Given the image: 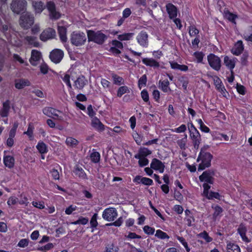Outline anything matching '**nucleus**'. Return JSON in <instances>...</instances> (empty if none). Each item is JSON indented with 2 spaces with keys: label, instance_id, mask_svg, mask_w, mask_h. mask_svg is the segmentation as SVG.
<instances>
[{
  "label": "nucleus",
  "instance_id": "obj_19",
  "mask_svg": "<svg viewBox=\"0 0 252 252\" xmlns=\"http://www.w3.org/2000/svg\"><path fill=\"white\" fill-rule=\"evenodd\" d=\"M166 8L170 19H173L177 17V9L174 5L169 3L166 5Z\"/></svg>",
  "mask_w": 252,
  "mask_h": 252
},
{
  "label": "nucleus",
  "instance_id": "obj_58",
  "mask_svg": "<svg viewBox=\"0 0 252 252\" xmlns=\"http://www.w3.org/2000/svg\"><path fill=\"white\" fill-rule=\"evenodd\" d=\"M222 212V209L219 206L215 207V211L213 214V217L216 219L217 217Z\"/></svg>",
  "mask_w": 252,
  "mask_h": 252
},
{
  "label": "nucleus",
  "instance_id": "obj_22",
  "mask_svg": "<svg viewBox=\"0 0 252 252\" xmlns=\"http://www.w3.org/2000/svg\"><path fill=\"white\" fill-rule=\"evenodd\" d=\"M30 85V81L25 79H20L15 80V87L17 89H23L26 86Z\"/></svg>",
  "mask_w": 252,
  "mask_h": 252
},
{
  "label": "nucleus",
  "instance_id": "obj_52",
  "mask_svg": "<svg viewBox=\"0 0 252 252\" xmlns=\"http://www.w3.org/2000/svg\"><path fill=\"white\" fill-rule=\"evenodd\" d=\"M155 228L148 225H145L143 227L144 232L148 235H153L155 232Z\"/></svg>",
  "mask_w": 252,
  "mask_h": 252
},
{
  "label": "nucleus",
  "instance_id": "obj_29",
  "mask_svg": "<svg viewBox=\"0 0 252 252\" xmlns=\"http://www.w3.org/2000/svg\"><path fill=\"white\" fill-rule=\"evenodd\" d=\"M58 31L61 40L63 42H65L67 41L66 28L63 26H58Z\"/></svg>",
  "mask_w": 252,
  "mask_h": 252
},
{
  "label": "nucleus",
  "instance_id": "obj_8",
  "mask_svg": "<svg viewBox=\"0 0 252 252\" xmlns=\"http://www.w3.org/2000/svg\"><path fill=\"white\" fill-rule=\"evenodd\" d=\"M118 216L116 209L114 208L110 207L105 209L102 213L103 219L108 221H112L115 220Z\"/></svg>",
  "mask_w": 252,
  "mask_h": 252
},
{
  "label": "nucleus",
  "instance_id": "obj_6",
  "mask_svg": "<svg viewBox=\"0 0 252 252\" xmlns=\"http://www.w3.org/2000/svg\"><path fill=\"white\" fill-rule=\"evenodd\" d=\"M86 35L83 32H74L71 35V43L76 46L83 45L86 42Z\"/></svg>",
  "mask_w": 252,
  "mask_h": 252
},
{
  "label": "nucleus",
  "instance_id": "obj_49",
  "mask_svg": "<svg viewBox=\"0 0 252 252\" xmlns=\"http://www.w3.org/2000/svg\"><path fill=\"white\" fill-rule=\"evenodd\" d=\"M147 78L146 74L143 75L138 80V86L141 89V86H146Z\"/></svg>",
  "mask_w": 252,
  "mask_h": 252
},
{
  "label": "nucleus",
  "instance_id": "obj_27",
  "mask_svg": "<svg viewBox=\"0 0 252 252\" xmlns=\"http://www.w3.org/2000/svg\"><path fill=\"white\" fill-rule=\"evenodd\" d=\"M15 162L14 158L11 156H6L3 157V163L5 166L9 168L14 167Z\"/></svg>",
  "mask_w": 252,
  "mask_h": 252
},
{
  "label": "nucleus",
  "instance_id": "obj_62",
  "mask_svg": "<svg viewBox=\"0 0 252 252\" xmlns=\"http://www.w3.org/2000/svg\"><path fill=\"white\" fill-rule=\"evenodd\" d=\"M186 129H187L186 126L185 125L183 124L181 126H180L179 127L175 128L174 130V131L176 132L177 133H181V132H185L186 130Z\"/></svg>",
  "mask_w": 252,
  "mask_h": 252
},
{
  "label": "nucleus",
  "instance_id": "obj_18",
  "mask_svg": "<svg viewBox=\"0 0 252 252\" xmlns=\"http://www.w3.org/2000/svg\"><path fill=\"white\" fill-rule=\"evenodd\" d=\"M10 102L9 100H6L2 103V107L0 111V115L1 117H8L10 109Z\"/></svg>",
  "mask_w": 252,
  "mask_h": 252
},
{
  "label": "nucleus",
  "instance_id": "obj_17",
  "mask_svg": "<svg viewBox=\"0 0 252 252\" xmlns=\"http://www.w3.org/2000/svg\"><path fill=\"white\" fill-rule=\"evenodd\" d=\"M41 57V54L39 51L36 50H32L31 53V57L30 59V62L32 65L36 66Z\"/></svg>",
  "mask_w": 252,
  "mask_h": 252
},
{
  "label": "nucleus",
  "instance_id": "obj_64",
  "mask_svg": "<svg viewBox=\"0 0 252 252\" xmlns=\"http://www.w3.org/2000/svg\"><path fill=\"white\" fill-rule=\"evenodd\" d=\"M236 89H237L238 92L240 94H241L243 95L245 94V88L243 86H242L240 84H238L237 83Z\"/></svg>",
  "mask_w": 252,
  "mask_h": 252
},
{
  "label": "nucleus",
  "instance_id": "obj_33",
  "mask_svg": "<svg viewBox=\"0 0 252 252\" xmlns=\"http://www.w3.org/2000/svg\"><path fill=\"white\" fill-rule=\"evenodd\" d=\"M39 152L41 154L46 153L48 149L46 145L43 142H39L36 146Z\"/></svg>",
  "mask_w": 252,
  "mask_h": 252
},
{
  "label": "nucleus",
  "instance_id": "obj_13",
  "mask_svg": "<svg viewBox=\"0 0 252 252\" xmlns=\"http://www.w3.org/2000/svg\"><path fill=\"white\" fill-rule=\"evenodd\" d=\"M150 166L151 168L155 170H158L160 173H163L165 168L164 163L156 158L152 159Z\"/></svg>",
  "mask_w": 252,
  "mask_h": 252
},
{
  "label": "nucleus",
  "instance_id": "obj_41",
  "mask_svg": "<svg viewBox=\"0 0 252 252\" xmlns=\"http://www.w3.org/2000/svg\"><path fill=\"white\" fill-rule=\"evenodd\" d=\"M129 92L128 88L126 86H123L118 89L117 95L118 97H121L124 94Z\"/></svg>",
  "mask_w": 252,
  "mask_h": 252
},
{
  "label": "nucleus",
  "instance_id": "obj_34",
  "mask_svg": "<svg viewBox=\"0 0 252 252\" xmlns=\"http://www.w3.org/2000/svg\"><path fill=\"white\" fill-rule=\"evenodd\" d=\"M25 39L30 45H32L34 47H38L39 45V43L36 41V37L35 36H27Z\"/></svg>",
  "mask_w": 252,
  "mask_h": 252
},
{
  "label": "nucleus",
  "instance_id": "obj_21",
  "mask_svg": "<svg viewBox=\"0 0 252 252\" xmlns=\"http://www.w3.org/2000/svg\"><path fill=\"white\" fill-rule=\"evenodd\" d=\"M235 60H236V59L235 58L230 59L228 56H225L224 58V63L231 70L232 73H233L232 70L235 66Z\"/></svg>",
  "mask_w": 252,
  "mask_h": 252
},
{
  "label": "nucleus",
  "instance_id": "obj_38",
  "mask_svg": "<svg viewBox=\"0 0 252 252\" xmlns=\"http://www.w3.org/2000/svg\"><path fill=\"white\" fill-rule=\"evenodd\" d=\"M187 142V135L185 134L184 137L181 139L178 140L177 143L180 148L182 150H185L186 148V143Z\"/></svg>",
  "mask_w": 252,
  "mask_h": 252
},
{
  "label": "nucleus",
  "instance_id": "obj_50",
  "mask_svg": "<svg viewBox=\"0 0 252 252\" xmlns=\"http://www.w3.org/2000/svg\"><path fill=\"white\" fill-rule=\"evenodd\" d=\"M123 222V219L122 217H120L116 221L113 222L107 223L105 224L106 226H112L114 225L116 226H120L122 225Z\"/></svg>",
  "mask_w": 252,
  "mask_h": 252
},
{
  "label": "nucleus",
  "instance_id": "obj_40",
  "mask_svg": "<svg viewBox=\"0 0 252 252\" xmlns=\"http://www.w3.org/2000/svg\"><path fill=\"white\" fill-rule=\"evenodd\" d=\"M112 77L113 80L114 84L118 85L124 84V81L122 77H120L117 75V74H113L112 75Z\"/></svg>",
  "mask_w": 252,
  "mask_h": 252
},
{
  "label": "nucleus",
  "instance_id": "obj_14",
  "mask_svg": "<svg viewBox=\"0 0 252 252\" xmlns=\"http://www.w3.org/2000/svg\"><path fill=\"white\" fill-rule=\"evenodd\" d=\"M56 112L61 113L60 111L56 110L52 107H46L43 109V113L48 117H52V116H54L56 117L57 119L62 120L63 117L59 116V115L56 113Z\"/></svg>",
  "mask_w": 252,
  "mask_h": 252
},
{
  "label": "nucleus",
  "instance_id": "obj_9",
  "mask_svg": "<svg viewBox=\"0 0 252 252\" xmlns=\"http://www.w3.org/2000/svg\"><path fill=\"white\" fill-rule=\"evenodd\" d=\"M56 36V32L54 29L51 28L45 29L40 34V39L45 42L48 40L54 39Z\"/></svg>",
  "mask_w": 252,
  "mask_h": 252
},
{
  "label": "nucleus",
  "instance_id": "obj_43",
  "mask_svg": "<svg viewBox=\"0 0 252 252\" xmlns=\"http://www.w3.org/2000/svg\"><path fill=\"white\" fill-rule=\"evenodd\" d=\"M119 250L118 247L113 243H109L106 247V252H118Z\"/></svg>",
  "mask_w": 252,
  "mask_h": 252
},
{
  "label": "nucleus",
  "instance_id": "obj_45",
  "mask_svg": "<svg viewBox=\"0 0 252 252\" xmlns=\"http://www.w3.org/2000/svg\"><path fill=\"white\" fill-rule=\"evenodd\" d=\"M91 160L94 163H97L100 160V154L98 152H94L90 156Z\"/></svg>",
  "mask_w": 252,
  "mask_h": 252
},
{
  "label": "nucleus",
  "instance_id": "obj_5",
  "mask_svg": "<svg viewBox=\"0 0 252 252\" xmlns=\"http://www.w3.org/2000/svg\"><path fill=\"white\" fill-rule=\"evenodd\" d=\"M20 26L24 29H29L34 23V17L32 14L27 12L22 13L19 18Z\"/></svg>",
  "mask_w": 252,
  "mask_h": 252
},
{
  "label": "nucleus",
  "instance_id": "obj_61",
  "mask_svg": "<svg viewBox=\"0 0 252 252\" xmlns=\"http://www.w3.org/2000/svg\"><path fill=\"white\" fill-rule=\"evenodd\" d=\"M142 184L147 185V186H150L152 185L153 184V181L152 179L146 178V177H143V179H142Z\"/></svg>",
  "mask_w": 252,
  "mask_h": 252
},
{
  "label": "nucleus",
  "instance_id": "obj_42",
  "mask_svg": "<svg viewBox=\"0 0 252 252\" xmlns=\"http://www.w3.org/2000/svg\"><path fill=\"white\" fill-rule=\"evenodd\" d=\"M244 38L247 41L252 42V26L248 29V32L244 34Z\"/></svg>",
  "mask_w": 252,
  "mask_h": 252
},
{
  "label": "nucleus",
  "instance_id": "obj_4",
  "mask_svg": "<svg viewBox=\"0 0 252 252\" xmlns=\"http://www.w3.org/2000/svg\"><path fill=\"white\" fill-rule=\"evenodd\" d=\"M212 158L213 156L210 153L201 150L197 160L198 161L200 159L202 161L199 165L198 170L202 171L205 168L210 167Z\"/></svg>",
  "mask_w": 252,
  "mask_h": 252
},
{
  "label": "nucleus",
  "instance_id": "obj_60",
  "mask_svg": "<svg viewBox=\"0 0 252 252\" xmlns=\"http://www.w3.org/2000/svg\"><path fill=\"white\" fill-rule=\"evenodd\" d=\"M18 201V199L17 197L15 196H12L9 198L7 203L9 206H10L11 205L16 204Z\"/></svg>",
  "mask_w": 252,
  "mask_h": 252
},
{
  "label": "nucleus",
  "instance_id": "obj_25",
  "mask_svg": "<svg viewBox=\"0 0 252 252\" xmlns=\"http://www.w3.org/2000/svg\"><path fill=\"white\" fill-rule=\"evenodd\" d=\"M159 88L163 92L167 93L171 92V90L169 87V82L168 80H160L159 81Z\"/></svg>",
  "mask_w": 252,
  "mask_h": 252
},
{
  "label": "nucleus",
  "instance_id": "obj_12",
  "mask_svg": "<svg viewBox=\"0 0 252 252\" xmlns=\"http://www.w3.org/2000/svg\"><path fill=\"white\" fill-rule=\"evenodd\" d=\"M215 173L212 170H206L202 174L199 179L201 182H206L209 184H213L214 182V178Z\"/></svg>",
  "mask_w": 252,
  "mask_h": 252
},
{
  "label": "nucleus",
  "instance_id": "obj_16",
  "mask_svg": "<svg viewBox=\"0 0 252 252\" xmlns=\"http://www.w3.org/2000/svg\"><path fill=\"white\" fill-rule=\"evenodd\" d=\"M87 83L88 80L85 76L81 75L74 81V86L77 89L82 90Z\"/></svg>",
  "mask_w": 252,
  "mask_h": 252
},
{
  "label": "nucleus",
  "instance_id": "obj_15",
  "mask_svg": "<svg viewBox=\"0 0 252 252\" xmlns=\"http://www.w3.org/2000/svg\"><path fill=\"white\" fill-rule=\"evenodd\" d=\"M148 35L146 32L141 31L137 36L138 43L143 47H147L148 44Z\"/></svg>",
  "mask_w": 252,
  "mask_h": 252
},
{
  "label": "nucleus",
  "instance_id": "obj_1",
  "mask_svg": "<svg viewBox=\"0 0 252 252\" xmlns=\"http://www.w3.org/2000/svg\"><path fill=\"white\" fill-rule=\"evenodd\" d=\"M89 41H93L97 44H103L108 38V35L103 33L101 31H87Z\"/></svg>",
  "mask_w": 252,
  "mask_h": 252
},
{
  "label": "nucleus",
  "instance_id": "obj_57",
  "mask_svg": "<svg viewBox=\"0 0 252 252\" xmlns=\"http://www.w3.org/2000/svg\"><path fill=\"white\" fill-rule=\"evenodd\" d=\"M141 97H142V99H143V100L145 102H147L149 101V94H148V91L146 90H143L141 92Z\"/></svg>",
  "mask_w": 252,
  "mask_h": 252
},
{
  "label": "nucleus",
  "instance_id": "obj_7",
  "mask_svg": "<svg viewBox=\"0 0 252 252\" xmlns=\"http://www.w3.org/2000/svg\"><path fill=\"white\" fill-rule=\"evenodd\" d=\"M207 60L210 66L215 70L219 71L221 66V60L214 54H210L207 56Z\"/></svg>",
  "mask_w": 252,
  "mask_h": 252
},
{
  "label": "nucleus",
  "instance_id": "obj_24",
  "mask_svg": "<svg viewBox=\"0 0 252 252\" xmlns=\"http://www.w3.org/2000/svg\"><path fill=\"white\" fill-rule=\"evenodd\" d=\"M151 154L152 151L149 150L148 148L145 147H140L139 150L138 154L135 155L134 156V158H139L142 157L146 158V157L151 155Z\"/></svg>",
  "mask_w": 252,
  "mask_h": 252
},
{
  "label": "nucleus",
  "instance_id": "obj_54",
  "mask_svg": "<svg viewBox=\"0 0 252 252\" xmlns=\"http://www.w3.org/2000/svg\"><path fill=\"white\" fill-rule=\"evenodd\" d=\"M138 164L140 167L146 166L149 163V160L146 158L142 157L138 158Z\"/></svg>",
  "mask_w": 252,
  "mask_h": 252
},
{
  "label": "nucleus",
  "instance_id": "obj_3",
  "mask_svg": "<svg viewBox=\"0 0 252 252\" xmlns=\"http://www.w3.org/2000/svg\"><path fill=\"white\" fill-rule=\"evenodd\" d=\"M27 2L26 0H12L10 8L16 14H22L26 11Z\"/></svg>",
  "mask_w": 252,
  "mask_h": 252
},
{
  "label": "nucleus",
  "instance_id": "obj_44",
  "mask_svg": "<svg viewBox=\"0 0 252 252\" xmlns=\"http://www.w3.org/2000/svg\"><path fill=\"white\" fill-rule=\"evenodd\" d=\"M155 236L160 239H168L169 238V236L165 232L160 229H158L156 231Z\"/></svg>",
  "mask_w": 252,
  "mask_h": 252
},
{
  "label": "nucleus",
  "instance_id": "obj_35",
  "mask_svg": "<svg viewBox=\"0 0 252 252\" xmlns=\"http://www.w3.org/2000/svg\"><path fill=\"white\" fill-rule=\"evenodd\" d=\"M227 252H240L239 247L236 244L230 243L227 245Z\"/></svg>",
  "mask_w": 252,
  "mask_h": 252
},
{
  "label": "nucleus",
  "instance_id": "obj_11",
  "mask_svg": "<svg viewBox=\"0 0 252 252\" xmlns=\"http://www.w3.org/2000/svg\"><path fill=\"white\" fill-rule=\"evenodd\" d=\"M46 7L49 12V16L51 19L56 20L60 18L61 15L59 12L56 11L55 4L54 2L48 1Z\"/></svg>",
  "mask_w": 252,
  "mask_h": 252
},
{
  "label": "nucleus",
  "instance_id": "obj_28",
  "mask_svg": "<svg viewBox=\"0 0 252 252\" xmlns=\"http://www.w3.org/2000/svg\"><path fill=\"white\" fill-rule=\"evenodd\" d=\"M142 62L147 66L154 67H158L159 66V63L153 58H143Z\"/></svg>",
  "mask_w": 252,
  "mask_h": 252
},
{
  "label": "nucleus",
  "instance_id": "obj_30",
  "mask_svg": "<svg viewBox=\"0 0 252 252\" xmlns=\"http://www.w3.org/2000/svg\"><path fill=\"white\" fill-rule=\"evenodd\" d=\"M224 17L228 19L231 22L236 24L235 20L237 18V16L234 14L228 11V9L225 8L223 11Z\"/></svg>",
  "mask_w": 252,
  "mask_h": 252
},
{
  "label": "nucleus",
  "instance_id": "obj_39",
  "mask_svg": "<svg viewBox=\"0 0 252 252\" xmlns=\"http://www.w3.org/2000/svg\"><path fill=\"white\" fill-rule=\"evenodd\" d=\"M34 127L32 123H30L28 126V130L27 131H25L24 132V134L27 135L30 140H32L33 139V131Z\"/></svg>",
  "mask_w": 252,
  "mask_h": 252
},
{
  "label": "nucleus",
  "instance_id": "obj_55",
  "mask_svg": "<svg viewBox=\"0 0 252 252\" xmlns=\"http://www.w3.org/2000/svg\"><path fill=\"white\" fill-rule=\"evenodd\" d=\"M18 126L17 123H14L12 128L11 129L9 132V137H14L15 136L17 128Z\"/></svg>",
  "mask_w": 252,
  "mask_h": 252
},
{
  "label": "nucleus",
  "instance_id": "obj_31",
  "mask_svg": "<svg viewBox=\"0 0 252 252\" xmlns=\"http://www.w3.org/2000/svg\"><path fill=\"white\" fill-rule=\"evenodd\" d=\"M74 173L76 176H78L80 178L83 179H85L87 178V175L84 170L78 166H76L75 167Z\"/></svg>",
  "mask_w": 252,
  "mask_h": 252
},
{
  "label": "nucleus",
  "instance_id": "obj_10",
  "mask_svg": "<svg viewBox=\"0 0 252 252\" xmlns=\"http://www.w3.org/2000/svg\"><path fill=\"white\" fill-rule=\"evenodd\" d=\"M64 56L63 51L59 49H55L50 53L49 58L53 63H58L61 62Z\"/></svg>",
  "mask_w": 252,
  "mask_h": 252
},
{
  "label": "nucleus",
  "instance_id": "obj_20",
  "mask_svg": "<svg viewBox=\"0 0 252 252\" xmlns=\"http://www.w3.org/2000/svg\"><path fill=\"white\" fill-rule=\"evenodd\" d=\"M244 45L241 40L238 41L232 49L231 52L233 55L238 56L240 55L244 50Z\"/></svg>",
  "mask_w": 252,
  "mask_h": 252
},
{
  "label": "nucleus",
  "instance_id": "obj_23",
  "mask_svg": "<svg viewBox=\"0 0 252 252\" xmlns=\"http://www.w3.org/2000/svg\"><path fill=\"white\" fill-rule=\"evenodd\" d=\"M92 126L96 130L102 131L104 129V126L96 117H94L92 120Z\"/></svg>",
  "mask_w": 252,
  "mask_h": 252
},
{
  "label": "nucleus",
  "instance_id": "obj_56",
  "mask_svg": "<svg viewBox=\"0 0 252 252\" xmlns=\"http://www.w3.org/2000/svg\"><path fill=\"white\" fill-rule=\"evenodd\" d=\"M238 232L239 233L240 236L244 235L246 234L247 232V229L246 227L245 226V225L243 224H241L238 229H237Z\"/></svg>",
  "mask_w": 252,
  "mask_h": 252
},
{
  "label": "nucleus",
  "instance_id": "obj_51",
  "mask_svg": "<svg viewBox=\"0 0 252 252\" xmlns=\"http://www.w3.org/2000/svg\"><path fill=\"white\" fill-rule=\"evenodd\" d=\"M193 56L197 59V63H201L204 55L201 52H195L193 53Z\"/></svg>",
  "mask_w": 252,
  "mask_h": 252
},
{
  "label": "nucleus",
  "instance_id": "obj_53",
  "mask_svg": "<svg viewBox=\"0 0 252 252\" xmlns=\"http://www.w3.org/2000/svg\"><path fill=\"white\" fill-rule=\"evenodd\" d=\"M214 198L220 200L221 195L218 192L211 191L210 192V196L208 197V199H213Z\"/></svg>",
  "mask_w": 252,
  "mask_h": 252
},
{
  "label": "nucleus",
  "instance_id": "obj_37",
  "mask_svg": "<svg viewBox=\"0 0 252 252\" xmlns=\"http://www.w3.org/2000/svg\"><path fill=\"white\" fill-rule=\"evenodd\" d=\"M134 33L132 32L125 33L120 34L118 36V38L121 41L130 40L133 36Z\"/></svg>",
  "mask_w": 252,
  "mask_h": 252
},
{
  "label": "nucleus",
  "instance_id": "obj_46",
  "mask_svg": "<svg viewBox=\"0 0 252 252\" xmlns=\"http://www.w3.org/2000/svg\"><path fill=\"white\" fill-rule=\"evenodd\" d=\"M198 236L204 239L208 243L212 241V238L209 236L208 233L205 231L199 233Z\"/></svg>",
  "mask_w": 252,
  "mask_h": 252
},
{
  "label": "nucleus",
  "instance_id": "obj_63",
  "mask_svg": "<svg viewBox=\"0 0 252 252\" xmlns=\"http://www.w3.org/2000/svg\"><path fill=\"white\" fill-rule=\"evenodd\" d=\"M76 208L77 207L76 206L71 205L65 209V213L67 215H70L72 214L73 211L76 210Z\"/></svg>",
  "mask_w": 252,
  "mask_h": 252
},
{
  "label": "nucleus",
  "instance_id": "obj_59",
  "mask_svg": "<svg viewBox=\"0 0 252 252\" xmlns=\"http://www.w3.org/2000/svg\"><path fill=\"white\" fill-rule=\"evenodd\" d=\"M29 240L27 239H21L18 244V246L21 248H25L28 245Z\"/></svg>",
  "mask_w": 252,
  "mask_h": 252
},
{
  "label": "nucleus",
  "instance_id": "obj_26",
  "mask_svg": "<svg viewBox=\"0 0 252 252\" xmlns=\"http://www.w3.org/2000/svg\"><path fill=\"white\" fill-rule=\"evenodd\" d=\"M32 6L34 8L35 13H40L45 8V6L41 1H33Z\"/></svg>",
  "mask_w": 252,
  "mask_h": 252
},
{
  "label": "nucleus",
  "instance_id": "obj_48",
  "mask_svg": "<svg viewBox=\"0 0 252 252\" xmlns=\"http://www.w3.org/2000/svg\"><path fill=\"white\" fill-rule=\"evenodd\" d=\"M97 214H94L93 217H92L90 221V224L91 227L95 228L97 226L98 223L97 221Z\"/></svg>",
  "mask_w": 252,
  "mask_h": 252
},
{
  "label": "nucleus",
  "instance_id": "obj_36",
  "mask_svg": "<svg viewBox=\"0 0 252 252\" xmlns=\"http://www.w3.org/2000/svg\"><path fill=\"white\" fill-rule=\"evenodd\" d=\"M65 143L68 146L75 147L78 144L79 142L76 139L69 137L66 139Z\"/></svg>",
  "mask_w": 252,
  "mask_h": 252
},
{
  "label": "nucleus",
  "instance_id": "obj_47",
  "mask_svg": "<svg viewBox=\"0 0 252 252\" xmlns=\"http://www.w3.org/2000/svg\"><path fill=\"white\" fill-rule=\"evenodd\" d=\"M199 31L194 26H191L189 27V34L190 36L198 35Z\"/></svg>",
  "mask_w": 252,
  "mask_h": 252
},
{
  "label": "nucleus",
  "instance_id": "obj_32",
  "mask_svg": "<svg viewBox=\"0 0 252 252\" xmlns=\"http://www.w3.org/2000/svg\"><path fill=\"white\" fill-rule=\"evenodd\" d=\"M215 84L216 85V88L217 90L220 92L222 94L224 95V94L226 92V90L224 88V87L222 85L221 82L220 81V80L218 78L216 80H215Z\"/></svg>",
  "mask_w": 252,
  "mask_h": 252
},
{
  "label": "nucleus",
  "instance_id": "obj_2",
  "mask_svg": "<svg viewBox=\"0 0 252 252\" xmlns=\"http://www.w3.org/2000/svg\"><path fill=\"white\" fill-rule=\"evenodd\" d=\"M188 126L189 132V137L192 140L193 147L194 149L197 150L198 149L199 145L201 142V138L200 133L192 123H189L188 124Z\"/></svg>",
  "mask_w": 252,
  "mask_h": 252
}]
</instances>
